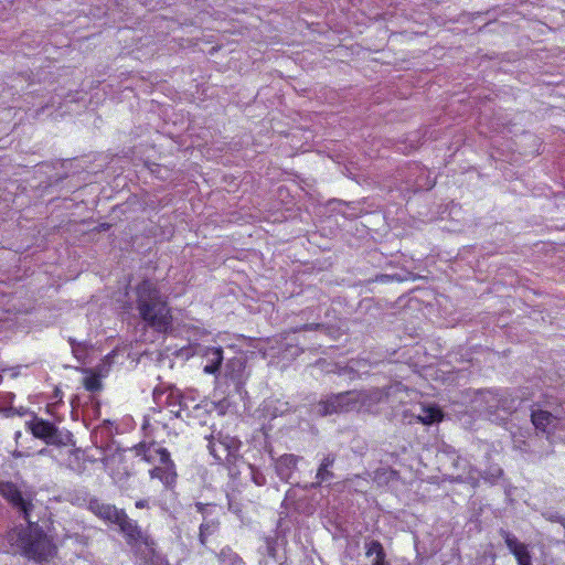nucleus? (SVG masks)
<instances>
[{"label":"nucleus","instance_id":"obj_18","mask_svg":"<svg viewBox=\"0 0 565 565\" xmlns=\"http://www.w3.org/2000/svg\"><path fill=\"white\" fill-rule=\"evenodd\" d=\"M444 419V413L437 405L423 406V414L417 416V422L424 425L440 423Z\"/></svg>","mask_w":565,"mask_h":565},{"label":"nucleus","instance_id":"obj_13","mask_svg":"<svg viewBox=\"0 0 565 565\" xmlns=\"http://www.w3.org/2000/svg\"><path fill=\"white\" fill-rule=\"evenodd\" d=\"M88 510L97 518L113 524H116L125 512V510L118 509L114 504L105 503L96 498L88 501Z\"/></svg>","mask_w":565,"mask_h":565},{"label":"nucleus","instance_id":"obj_7","mask_svg":"<svg viewBox=\"0 0 565 565\" xmlns=\"http://www.w3.org/2000/svg\"><path fill=\"white\" fill-rule=\"evenodd\" d=\"M153 402L157 406L166 411H174V416L183 418V414L189 417L188 405L180 392L171 387H156L152 393Z\"/></svg>","mask_w":565,"mask_h":565},{"label":"nucleus","instance_id":"obj_21","mask_svg":"<svg viewBox=\"0 0 565 565\" xmlns=\"http://www.w3.org/2000/svg\"><path fill=\"white\" fill-rule=\"evenodd\" d=\"M135 507H136L137 509H145V508H147V507H148V501H147V500H145V499L137 500V501L135 502Z\"/></svg>","mask_w":565,"mask_h":565},{"label":"nucleus","instance_id":"obj_15","mask_svg":"<svg viewBox=\"0 0 565 565\" xmlns=\"http://www.w3.org/2000/svg\"><path fill=\"white\" fill-rule=\"evenodd\" d=\"M334 461H335V457L331 454L327 455L322 459V461L317 470V473H316L317 481L313 484V487H318L322 482L328 481L333 478V472L330 470V468L334 465Z\"/></svg>","mask_w":565,"mask_h":565},{"label":"nucleus","instance_id":"obj_9","mask_svg":"<svg viewBox=\"0 0 565 565\" xmlns=\"http://www.w3.org/2000/svg\"><path fill=\"white\" fill-rule=\"evenodd\" d=\"M0 494L12 505V508L22 512L25 521H29L34 505L31 500H25L23 498L22 492L17 484L10 481L0 482Z\"/></svg>","mask_w":565,"mask_h":565},{"label":"nucleus","instance_id":"obj_8","mask_svg":"<svg viewBox=\"0 0 565 565\" xmlns=\"http://www.w3.org/2000/svg\"><path fill=\"white\" fill-rule=\"evenodd\" d=\"M25 428L34 438L44 440L47 445H58V428L55 424L36 415L25 423Z\"/></svg>","mask_w":565,"mask_h":565},{"label":"nucleus","instance_id":"obj_12","mask_svg":"<svg viewBox=\"0 0 565 565\" xmlns=\"http://www.w3.org/2000/svg\"><path fill=\"white\" fill-rule=\"evenodd\" d=\"M501 536L518 565H533L531 552L525 543L520 542L515 535L504 530H501Z\"/></svg>","mask_w":565,"mask_h":565},{"label":"nucleus","instance_id":"obj_3","mask_svg":"<svg viewBox=\"0 0 565 565\" xmlns=\"http://www.w3.org/2000/svg\"><path fill=\"white\" fill-rule=\"evenodd\" d=\"M26 526L17 527L9 532L8 539L15 544L22 555L38 562L47 561L55 556L56 546L52 539L36 522L29 518Z\"/></svg>","mask_w":565,"mask_h":565},{"label":"nucleus","instance_id":"obj_1","mask_svg":"<svg viewBox=\"0 0 565 565\" xmlns=\"http://www.w3.org/2000/svg\"><path fill=\"white\" fill-rule=\"evenodd\" d=\"M174 411H166L163 407H151L145 415L141 425L147 439L141 440L132 447L136 457L151 466L148 471L151 480H158L166 490H172L177 484L178 471L170 451L160 446L156 440L160 433L164 431L167 437H177Z\"/></svg>","mask_w":565,"mask_h":565},{"label":"nucleus","instance_id":"obj_2","mask_svg":"<svg viewBox=\"0 0 565 565\" xmlns=\"http://www.w3.org/2000/svg\"><path fill=\"white\" fill-rule=\"evenodd\" d=\"M136 310L140 319L153 331L166 333L172 328L173 317L168 296L162 294L158 284L142 279L135 287Z\"/></svg>","mask_w":565,"mask_h":565},{"label":"nucleus","instance_id":"obj_14","mask_svg":"<svg viewBox=\"0 0 565 565\" xmlns=\"http://www.w3.org/2000/svg\"><path fill=\"white\" fill-rule=\"evenodd\" d=\"M556 417L548 411L536 409L531 413V422L535 429L550 434L555 427Z\"/></svg>","mask_w":565,"mask_h":565},{"label":"nucleus","instance_id":"obj_19","mask_svg":"<svg viewBox=\"0 0 565 565\" xmlns=\"http://www.w3.org/2000/svg\"><path fill=\"white\" fill-rule=\"evenodd\" d=\"M220 526L216 520L205 521L199 527V541L202 545H206L207 539L213 535Z\"/></svg>","mask_w":565,"mask_h":565},{"label":"nucleus","instance_id":"obj_22","mask_svg":"<svg viewBox=\"0 0 565 565\" xmlns=\"http://www.w3.org/2000/svg\"><path fill=\"white\" fill-rule=\"evenodd\" d=\"M205 507H206V504H204V503H202V502H198V503L195 504V508H196L198 512H200V513H204V511H205Z\"/></svg>","mask_w":565,"mask_h":565},{"label":"nucleus","instance_id":"obj_11","mask_svg":"<svg viewBox=\"0 0 565 565\" xmlns=\"http://www.w3.org/2000/svg\"><path fill=\"white\" fill-rule=\"evenodd\" d=\"M221 347H199L196 354L204 362L203 372L209 375H217L224 360Z\"/></svg>","mask_w":565,"mask_h":565},{"label":"nucleus","instance_id":"obj_4","mask_svg":"<svg viewBox=\"0 0 565 565\" xmlns=\"http://www.w3.org/2000/svg\"><path fill=\"white\" fill-rule=\"evenodd\" d=\"M207 449L216 462L227 467L235 465L241 448V441L228 434L217 431L207 437Z\"/></svg>","mask_w":565,"mask_h":565},{"label":"nucleus","instance_id":"obj_16","mask_svg":"<svg viewBox=\"0 0 565 565\" xmlns=\"http://www.w3.org/2000/svg\"><path fill=\"white\" fill-rule=\"evenodd\" d=\"M375 556L372 565H390L386 561L385 550L380 541L373 540L365 544V556Z\"/></svg>","mask_w":565,"mask_h":565},{"label":"nucleus","instance_id":"obj_10","mask_svg":"<svg viewBox=\"0 0 565 565\" xmlns=\"http://www.w3.org/2000/svg\"><path fill=\"white\" fill-rule=\"evenodd\" d=\"M225 379L231 382L235 391L241 393L244 388L249 373L246 370V361L242 358L230 359L225 365Z\"/></svg>","mask_w":565,"mask_h":565},{"label":"nucleus","instance_id":"obj_5","mask_svg":"<svg viewBox=\"0 0 565 565\" xmlns=\"http://www.w3.org/2000/svg\"><path fill=\"white\" fill-rule=\"evenodd\" d=\"M116 525H118L125 536L126 543L131 548L145 546L150 557L156 555V542L143 532L137 521L130 519L126 512H124Z\"/></svg>","mask_w":565,"mask_h":565},{"label":"nucleus","instance_id":"obj_6","mask_svg":"<svg viewBox=\"0 0 565 565\" xmlns=\"http://www.w3.org/2000/svg\"><path fill=\"white\" fill-rule=\"evenodd\" d=\"M364 401L361 392H344L330 396L320 402L322 415L349 413L356 408L358 404Z\"/></svg>","mask_w":565,"mask_h":565},{"label":"nucleus","instance_id":"obj_20","mask_svg":"<svg viewBox=\"0 0 565 565\" xmlns=\"http://www.w3.org/2000/svg\"><path fill=\"white\" fill-rule=\"evenodd\" d=\"M84 386L89 392H97L102 388V382L97 375L93 374L85 379Z\"/></svg>","mask_w":565,"mask_h":565},{"label":"nucleus","instance_id":"obj_17","mask_svg":"<svg viewBox=\"0 0 565 565\" xmlns=\"http://www.w3.org/2000/svg\"><path fill=\"white\" fill-rule=\"evenodd\" d=\"M299 457L292 454H285L277 459L276 469L280 476H289L296 470Z\"/></svg>","mask_w":565,"mask_h":565}]
</instances>
